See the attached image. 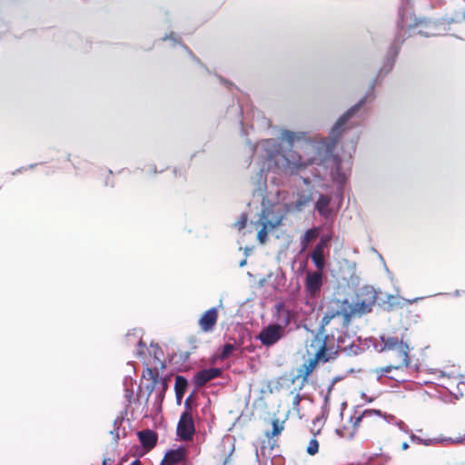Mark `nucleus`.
I'll return each mask as SVG.
<instances>
[{
	"mask_svg": "<svg viewBox=\"0 0 465 465\" xmlns=\"http://www.w3.org/2000/svg\"><path fill=\"white\" fill-rule=\"evenodd\" d=\"M371 89H373V84ZM369 98L374 99L372 90L337 120L326 139L312 138L304 132L282 130L280 143L275 139H266L250 150L254 154H261L268 170L274 168L277 172L290 174L308 164H322L332 158L331 175L341 190L350 174L351 154L361 134L359 124H355L351 119Z\"/></svg>",
	"mask_w": 465,
	"mask_h": 465,
	"instance_id": "nucleus-1",
	"label": "nucleus"
},
{
	"mask_svg": "<svg viewBox=\"0 0 465 465\" xmlns=\"http://www.w3.org/2000/svg\"><path fill=\"white\" fill-rule=\"evenodd\" d=\"M400 15V32L396 35L394 42L391 44L388 51L383 65L380 69V74H386L393 68L401 45L405 41L404 35L406 34H408V36L420 35L425 37L440 35L439 25L433 21L426 20L425 18H418L415 15L409 14L406 9L401 10Z\"/></svg>",
	"mask_w": 465,
	"mask_h": 465,
	"instance_id": "nucleus-2",
	"label": "nucleus"
},
{
	"mask_svg": "<svg viewBox=\"0 0 465 465\" xmlns=\"http://www.w3.org/2000/svg\"><path fill=\"white\" fill-rule=\"evenodd\" d=\"M368 297L355 303L348 300L331 299L326 307L324 316L322 318L319 331L323 334L325 327L332 320H340L342 329H347L351 322L352 318L361 317L370 312L376 302L377 295L373 289L366 288Z\"/></svg>",
	"mask_w": 465,
	"mask_h": 465,
	"instance_id": "nucleus-3",
	"label": "nucleus"
},
{
	"mask_svg": "<svg viewBox=\"0 0 465 465\" xmlns=\"http://www.w3.org/2000/svg\"><path fill=\"white\" fill-rule=\"evenodd\" d=\"M266 165L262 163V166L258 169L254 175L251 177V184L252 186V192L253 197L261 198V203L262 205V209H267L271 214H269L270 220H274L275 217H278L272 212L269 208L265 207V199H266V174H265Z\"/></svg>",
	"mask_w": 465,
	"mask_h": 465,
	"instance_id": "nucleus-4",
	"label": "nucleus"
},
{
	"mask_svg": "<svg viewBox=\"0 0 465 465\" xmlns=\"http://www.w3.org/2000/svg\"><path fill=\"white\" fill-rule=\"evenodd\" d=\"M331 241V234L321 236L319 242L315 245L310 256L317 270L322 271L326 266L325 257L329 253V246Z\"/></svg>",
	"mask_w": 465,
	"mask_h": 465,
	"instance_id": "nucleus-5",
	"label": "nucleus"
},
{
	"mask_svg": "<svg viewBox=\"0 0 465 465\" xmlns=\"http://www.w3.org/2000/svg\"><path fill=\"white\" fill-rule=\"evenodd\" d=\"M269 214H271V213L267 209H262L260 218L257 221V223L262 225V228L257 233V238L261 243H264L266 242L268 231L276 228L282 222L281 217H275L274 220H270Z\"/></svg>",
	"mask_w": 465,
	"mask_h": 465,
	"instance_id": "nucleus-6",
	"label": "nucleus"
},
{
	"mask_svg": "<svg viewBox=\"0 0 465 465\" xmlns=\"http://www.w3.org/2000/svg\"><path fill=\"white\" fill-rule=\"evenodd\" d=\"M284 333L285 331L282 326L269 324L260 331L258 339L262 345L270 347L278 342L284 336Z\"/></svg>",
	"mask_w": 465,
	"mask_h": 465,
	"instance_id": "nucleus-7",
	"label": "nucleus"
},
{
	"mask_svg": "<svg viewBox=\"0 0 465 465\" xmlns=\"http://www.w3.org/2000/svg\"><path fill=\"white\" fill-rule=\"evenodd\" d=\"M177 435L183 440L193 439L195 432L194 422L191 412L185 411L182 413L177 424Z\"/></svg>",
	"mask_w": 465,
	"mask_h": 465,
	"instance_id": "nucleus-8",
	"label": "nucleus"
},
{
	"mask_svg": "<svg viewBox=\"0 0 465 465\" xmlns=\"http://www.w3.org/2000/svg\"><path fill=\"white\" fill-rule=\"evenodd\" d=\"M323 285V272L322 271L308 272L306 273L304 288L305 292H311V295L321 292Z\"/></svg>",
	"mask_w": 465,
	"mask_h": 465,
	"instance_id": "nucleus-9",
	"label": "nucleus"
},
{
	"mask_svg": "<svg viewBox=\"0 0 465 465\" xmlns=\"http://www.w3.org/2000/svg\"><path fill=\"white\" fill-rule=\"evenodd\" d=\"M331 197L326 194H320L317 201L315 202V210L324 219H331L334 215V210L331 206Z\"/></svg>",
	"mask_w": 465,
	"mask_h": 465,
	"instance_id": "nucleus-10",
	"label": "nucleus"
},
{
	"mask_svg": "<svg viewBox=\"0 0 465 465\" xmlns=\"http://www.w3.org/2000/svg\"><path fill=\"white\" fill-rule=\"evenodd\" d=\"M218 319V309L213 307L206 311L199 319V326L202 331L208 332L212 331L216 324Z\"/></svg>",
	"mask_w": 465,
	"mask_h": 465,
	"instance_id": "nucleus-11",
	"label": "nucleus"
},
{
	"mask_svg": "<svg viewBox=\"0 0 465 465\" xmlns=\"http://www.w3.org/2000/svg\"><path fill=\"white\" fill-rule=\"evenodd\" d=\"M222 371L219 368L204 369L194 375V381L197 386H203L208 381L221 375Z\"/></svg>",
	"mask_w": 465,
	"mask_h": 465,
	"instance_id": "nucleus-12",
	"label": "nucleus"
},
{
	"mask_svg": "<svg viewBox=\"0 0 465 465\" xmlns=\"http://www.w3.org/2000/svg\"><path fill=\"white\" fill-rule=\"evenodd\" d=\"M141 444L147 450H151L156 444L157 435L153 430H145L138 432Z\"/></svg>",
	"mask_w": 465,
	"mask_h": 465,
	"instance_id": "nucleus-13",
	"label": "nucleus"
},
{
	"mask_svg": "<svg viewBox=\"0 0 465 465\" xmlns=\"http://www.w3.org/2000/svg\"><path fill=\"white\" fill-rule=\"evenodd\" d=\"M381 341L383 344L381 350V351L397 350L398 347L405 341L403 337L400 340L397 336L387 335H381Z\"/></svg>",
	"mask_w": 465,
	"mask_h": 465,
	"instance_id": "nucleus-14",
	"label": "nucleus"
},
{
	"mask_svg": "<svg viewBox=\"0 0 465 465\" xmlns=\"http://www.w3.org/2000/svg\"><path fill=\"white\" fill-rule=\"evenodd\" d=\"M183 452L181 450H169L166 451L160 465H174L180 463L183 460Z\"/></svg>",
	"mask_w": 465,
	"mask_h": 465,
	"instance_id": "nucleus-15",
	"label": "nucleus"
},
{
	"mask_svg": "<svg viewBox=\"0 0 465 465\" xmlns=\"http://www.w3.org/2000/svg\"><path fill=\"white\" fill-rule=\"evenodd\" d=\"M163 41L170 40L172 42V45L174 46L176 45H180L181 47L195 61L196 63L201 64L200 60L194 56V54L192 53V51L183 44L181 43L180 37H178L173 32H172L170 35H165L163 38Z\"/></svg>",
	"mask_w": 465,
	"mask_h": 465,
	"instance_id": "nucleus-16",
	"label": "nucleus"
},
{
	"mask_svg": "<svg viewBox=\"0 0 465 465\" xmlns=\"http://www.w3.org/2000/svg\"><path fill=\"white\" fill-rule=\"evenodd\" d=\"M412 350V347L410 346L408 341H404L401 344L397 350H395L398 353V356L402 360L401 367H408L411 363L410 351Z\"/></svg>",
	"mask_w": 465,
	"mask_h": 465,
	"instance_id": "nucleus-17",
	"label": "nucleus"
},
{
	"mask_svg": "<svg viewBox=\"0 0 465 465\" xmlns=\"http://www.w3.org/2000/svg\"><path fill=\"white\" fill-rule=\"evenodd\" d=\"M319 235H320V229L318 227H313V228L307 230L301 240V244L302 246V250L307 249L308 246L310 245V243L312 241L316 240L319 237Z\"/></svg>",
	"mask_w": 465,
	"mask_h": 465,
	"instance_id": "nucleus-18",
	"label": "nucleus"
},
{
	"mask_svg": "<svg viewBox=\"0 0 465 465\" xmlns=\"http://www.w3.org/2000/svg\"><path fill=\"white\" fill-rule=\"evenodd\" d=\"M316 365V360H309L308 362H305L298 369L297 378L302 377V381H306L307 377L312 373V370Z\"/></svg>",
	"mask_w": 465,
	"mask_h": 465,
	"instance_id": "nucleus-19",
	"label": "nucleus"
},
{
	"mask_svg": "<svg viewBox=\"0 0 465 465\" xmlns=\"http://www.w3.org/2000/svg\"><path fill=\"white\" fill-rule=\"evenodd\" d=\"M187 380L183 376H177L175 379V393L177 401H180L182 398L183 397V394L185 392L186 387H187Z\"/></svg>",
	"mask_w": 465,
	"mask_h": 465,
	"instance_id": "nucleus-20",
	"label": "nucleus"
},
{
	"mask_svg": "<svg viewBox=\"0 0 465 465\" xmlns=\"http://www.w3.org/2000/svg\"><path fill=\"white\" fill-rule=\"evenodd\" d=\"M293 317V312L290 310H287L286 312H283L277 316L278 323L276 325L282 326V329L285 331V328L291 323Z\"/></svg>",
	"mask_w": 465,
	"mask_h": 465,
	"instance_id": "nucleus-21",
	"label": "nucleus"
},
{
	"mask_svg": "<svg viewBox=\"0 0 465 465\" xmlns=\"http://www.w3.org/2000/svg\"><path fill=\"white\" fill-rule=\"evenodd\" d=\"M272 431H266L265 435L268 438H272L279 435L284 429V421H280L279 419L275 418L272 420Z\"/></svg>",
	"mask_w": 465,
	"mask_h": 465,
	"instance_id": "nucleus-22",
	"label": "nucleus"
},
{
	"mask_svg": "<svg viewBox=\"0 0 465 465\" xmlns=\"http://www.w3.org/2000/svg\"><path fill=\"white\" fill-rule=\"evenodd\" d=\"M401 369V365H388L381 368L371 370V372L377 374V381H380L384 373H390L392 370Z\"/></svg>",
	"mask_w": 465,
	"mask_h": 465,
	"instance_id": "nucleus-23",
	"label": "nucleus"
},
{
	"mask_svg": "<svg viewBox=\"0 0 465 465\" xmlns=\"http://www.w3.org/2000/svg\"><path fill=\"white\" fill-rule=\"evenodd\" d=\"M319 293H314L311 295V292H305L304 303L311 311H313L317 304V300L319 298Z\"/></svg>",
	"mask_w": 465,
	"mask_h": 465,
	"instance_id": "nucleus-24",
	"label": "nucleus"
},
{
	"mask_svg": "<svg viewBox=\"0 0 465 465\" xmlns=\"http://www.w3.org/2000/svg\"><path fill=\"white\" fill-rule=\"evenodd\" d=\"M319 342L321 343V348L320 350L317 351L316 353V358L314 360H316V362L318 361H322L323 362H326L330 360V357L327 356V350H326V347H325V341L322 340H319Z\"/></svg>",
	"mask_w": 465,
	"mask_h": 465,
	"instance_id": "nucleus-25",
	"label": "nucleus"
},
{
	"mask_svg": "<svg viewBox=\"0 0 465 465\" xmlns=\"http://www.w3.org/2000/svg\"><path fill=\"white\" fill-rule=\"evenodd\" d=\"M160 383L162 385V391H159L157 394H156V398H155V405H156V410L158 411H161V408H162V402H163V397H164V391L166 390L167 388V383L164 380H161L160 381Z\"/></svg>",
	"mask_w": 465,
	"mask_h": 465,
	"instance_id": "nucleus-26",
	"label": "nucleus"
},
{
	"mask_svg": "<svg viewBox=\"0 0 465 465\" xmlns=\"http://www.w3.org/2000/svg\"><path fill=\"white\" fill-rule=\"evenodd\" d=\"M134 381L131 377H125L124 380V385L125 387V398L128 401H131L134 391L132 389Z\"/></svg>",
	"mask_w": 465,
	"mask_h": 465,
	"instance_id": "nucleus-27",
	"label": "nucleus"
},
{
	"mask_svg": "<svg viewBox=\"0 0 465 465\" xmlns=\"http://www.w3.org/2000/svg\"><path fill=\"white\" fill-rule=\"evenodd\" d=\"M236 350H238V347L235 346L234 344L225 343L222 350L221 358L228 359L229 357H231L233 354V352Z\"/></svg>",
	"mask_w": 465,
	"mask_h": 465,
	"instance_id": "nucleus-28",
	"label": "nucleus"
},
{
	"mask_svg": "<svg viewBox=\"0 0 465 465\" xmlns=\"http://www.w3.org/2000/svg\"><path fill=\"white\" fill-rule=\"evenodd\" d=\"M445 20L448 24L461 23L462 21H465V10L462 12H457L454 15L447 17Z\"/></svg>",
	"mask_w": 465,
	"mask_h": 465,
	"instance_id": "nucleus-29",
	"label": "nucleus"
},
{
	"mask_svg": "<svg viewBox=\"0 0 465 465\" xmlns=\"http://www.w3.org/2000/svg\"><path fill=\"white\" fill-rule=\"evenodd\" d=\"M319 450V442L316 439H312L307 446V453L309 455H315Z\"/></svg>",
	"mask_w": 465,
	"mask_h": 465,
	"instance_id": "nucleus-30",
	"label": "nucleus"
},
{
	"mask_svg": "<svg viewBox=\"0 0 465 465\" xmlns=\"http://www.w3.org/2000/svg\"><path fill=\"white\" fill-rule=\"evenodd\" d=\"M411 440L413 442V443H416V444H424L426 446H429L430 445L434 440H431V439H429V440H423L421 439L420 437L411 433Z\"/></svg>",
	"mask_w": 465,
	"mask_h": 465,
	"instance_id": "nucleus-31",
	"label": "nucleus"
},
{
	"mask_svg": "<svg viewBox=\"0 0 465 465\" xmlns=\"http://www.w3.org/2000/svg\"><path fill=\"white\" fill-rule=\"evenodd\" d=\"M372 413L377 414V415H381V411L380 410H366L362 412V414L361 416H358L356 418L354 426H357L365 416L371 415Z\"/></svg>",
	"mask_w": 465,
	"mask_h": 465,
	"instance_id": "nucleus-32",
	"label": "nucleus"
},
{
	"mask_svg": "<svg viewBox=\"0 0 465 465\" xmlns=\"http://www.w3.org/2000/svg\"><path fill=\"white\" fill-rule=\"evenodd\" d=\"M123 420H124V418L123 417H118L117 419L114 420V430L110 431V433L112 435H115V440H118L119 439V434H118V429L119 427L122 425L123 423Z\"/></svg>",
	"mask_w": 465,
	"mask_h": 465,
	"instance_id": "nucleus-33",
	"label": "nucleus"
},
{
	"mask_svg": "<svg viewBox=\"0 0 465 465\" xmlns=\"http://www.w3.org/2000/svg\"><path fill=\"white\" fill-rule=\"evenodd\" d=\"M247 220H248L247 214L242 213L240 216V219L234 223V227H236L238 230L243 229L246 226Z\"/></svg>",
	"mask_w": 465,
	"mask_h": 465,
	"instance_id": "nucleus-34",
	"label": "nucleus"
},
{
	"mask_svg": "<svg viewBox=\"0 0 465 465\" xmlns=\"http://www.w3.org/2000/svg\"><path fill=\"white\" fill-rule=\"evenodd\" d=\"M311 201L310 195H301L297 201H296V206L299 209H302L303 206H305L309 202Z\"/></svg>",
	"mask_w": 465,
	"mask_h": 465,
	"instance_id": "nucleus-35",
	"label": "nucleus"
},
{
	"mask_svg": "<svg viewBox=\"0 0 465 465\" xmlns=\"http://www.w3.org/2000/svg\"><path fill=\"white\" fill-rule=\"evenodd\" d=\"M288 309L286 308L284 302H279L275 305L276 316L286 312Z\"/></svg>",
	"mask_w": 465,
	"mask_h": 465,
	"instance_id": "nucleus-36",
	"label": "nucleus"
},
{
	"mask_svg": "<svg viewBox=\"0 0 465 465\" xmlns=\"http://www.w3.org/2000/svg\"><path fill=\"white\" fill-rule=\"evenodd\" d=\"M149 374L153 377V383L151 386H147L149 394H151L153 390L154 385L158 383V378H157V376L153 375V373L151 370H149Z\"/></svg>",
	"mask_w": 465,
	"mask_h": 465,
	"instance_id": "nucleus-37",
	"label": "nucleus"
},
{
	"mask_svg": "<svg viewBox=\"0 0 465 465\" xmlns=\"http://www.w3.org/2000/svg\"><path fill=\"white\" fill-rule=\"evenodd\" d=\"M25 169H26V167H21V168H19V169H16L15 171H14V172L12 173V175H15V174H17V173H20L22 171H24V170H25Z\"/></svg>",
	"mask_w": 465,
	"mask_h": 465,
	"instance_id": "nucleus-38",
	"label": "nucleus"
},
{
	"mask_svg": "<svg viewBox=\"0 0 465 465\" xmlns=\"http://www.w3.org/2000/svg\"><path fill=\"white\" fill-rule=\"evenodd\" d=\"M300 402V396L299 395H296V397L294 398L293 400V404L294 405H298Z\"/></svg>",
	"mask_w": 465,
	"mask_h": 465,
	"instance_id": "nucleus-39",
	"label": "nucleus"
},
{
	"mask_svg": "<svg viewBox=\"0 0 465 465\" xmlns=\"http://www.w3.org/2000/svg\"><path fill=\"white\" fill-rule=\"evenodd\" d=\"M460 294H461V291H460V290H456V291L453 292V295H454L455 297H459V296H460Z\"/></svg>",
	"mask_w": 465,
	"mask_h": 465,
	"instance_id": "nucleus-40",
	"label": "nucleus"
},
{
	"mask_svg": "<svg viewBox=\"0 0 465 465\" xmlns=\"http://www.w3.org/2000/svg\"><path fill=\"white\" fill-rule=\"evenodd\" d=\"M246 262H246V259H243V260H242V261L239 262V266H240V267H243V266L246 264Z\"/></svg>",
	"mask_w": 465,
	"mask_h": 465,
	"instance_id": "nucleus-41",
	"label": "nucleus"
},
{
	"mask_svg": "<svg viewBox=\"0 0 465 465\" xmlns=\"http://www.w3.org/2000/svg\"><path fill=\"white\" fill-rule=\"evenodd\" d=\"M130 465H142V463L139 460H135Z\"/></svg>",
	"mask_w": 465,
	"mask_h": 465,
	"instance_id": "nucleus-42",
	"label": "nucleus"
},
{
	"mask_svg": "<svg viewBox=\"0 0 465 465\" xmlns=\"http://www.w3.org/2000/svg\"><path fill=\"white\" fill-rule=\"evenodd\" d=\"M408 448H409V444L407 442H403L402 445H401V449L405 450Z\"/></svg>",
	"mask_w": 465,
	"mask_h": 465,
	"instance_id": "nucleus-43",
	"label": "nucleus"
},
{
	"mask_svg": "<svg viewBox=\"0 0 465 465\" xmlns=\"http://www.w3.org/2000/svg\"><path fill=\"white\" fill-rule=\"evenodd\" d=\"M420 299H421V298H415V299H413V300H408V302H409V303H414V302H418V301H419V300H420Z\"/></svg>",
	"mask_w": 465,
	"mask_h": 465,
	"instance_id": "nucleus-44",
	"label": "nucleus"
},
{
	"mask_svg": "<svg viewBox=\"0 0 465 465\" xmlns=\"http://www.w3.org/2000/svg\"><path fill=\"white\" fill-rule=\"evenodd\" d=\"M154 358L160 361V356L158 351H154Z\"/></svg>",
	"mask_w": 465,
	"mask_h": 465,
	"instance_id": "nucleus-45",
	"label": "nucleus"
},
{
	"mask_svg": "<svg viewBox=\"0 0 465 465\" xmlns=\"http://www.w3.org/2000/svg\"><path fill=\"white\" fill-rule=\"evenodd\" d=\"M138 344L140 347H144L145 344L143 342V341L140 339L139 341H138Z\"/></svg>",
	"mask_w": 465,
	"mask_h": 465,
	"instance_id": "nucleus-46",
	"label": "nucleus"
},
{
	"mask_svg": "<svg viewBox=\"0 0 465 465\" xmlns=\"http://www.w3.org/2000/svg\"><path fill=\"white\" fill-rule=\"evenodd\" d=\"M190 401V397H189V398H187V399H186V401H185V405H186V406H188V404H190V401Z\"/></svg>",
	"mask_w": 465,
	"mask_h": 465,
	"instance_id": "nucleus-47",
	"label": "nucleus"
},
{
	"mask_svg": "<svg viewBox=\"0 0 465 465\" xmlns=\"http://www.w3.org/2000/svg\"><path fill=\"white\" fill-rule=\"evenodd\" d=\"M139 333H140V331H135L134 332V335L138 336V335H139Z\"/></svg>",
	"mask_w": 465,
	"mask_h": 465,
	"instance_id": "nucleus-48",
	"label": "nucleus"
},
{
	"mask_svg": "<svg viewBox=\"0 0 465 465\" xmlns=\"http://www.w3.org/2000/svg\"><path fill=\"white\" fill-rule=\"evenodd\" d=\"M401 426H404L403 421H401V422H400V428H401V429H402V427H401Z\"/></svg>",
	"mask_w": 465,
	"mask_h": 465,
	"instance_id": "nucleus-49",
	"label": "nucleus"
},
{
	"mask_svg": "<svg viewBox=\"0 0 465 465\" xmlns=\"http://www.w3.org/2000/svg\"><path fill=\"white\" fill-rule=\"evenodd\" d=\"M249 251H250L249 249H247V248L245 249V254H246V255H248Z\"/></svg>",
	"mask_w": 465,
	"mask_h": 465,
	"instance_id": "nucleus-50",
	"label": "nucleus"
},
{
	"mask_svg": "<svg viewBox=\"0 0 465 465\" xmlns=\"http://www.w3.org/2000/svg\"><path fill=\"white\" fill-rule=\"evenodd\" d=\"M34 166H35L34 164H31L28 166V168L32 169V168H34Z\"/></svg>",
	"mask_w": 465,
	"mask_h": 465,
	"instance_id": "nucleus-51",
	"label": "nucleus"
},
{
	"mask_svg": "<svg viewBox=\"0 0 465 465\" xmlns=\"http://www.w3.org/2000/svg\"><path fill=\"white\" fill-rule=\"evenodd\" d=\"M103 465H106V460L105 459L103 461Z\"/></svg>",
	"mask_w": 465,
	"mask_h": 465,
	"instance_id": "nucleus-52",
	"label": "nucleus"
},
{
	"mask_svg": "<svg viewBox=\"0 0 465 465\" xmlns=\"http://www.w3.org/2000/svg\"><path fill=\"white\" fill-rule=\"evenodd\" d=\"M158 171L156 168H153V173H156Z\"/></svg>",
	"mask_w": 465,
	"mask_h": 465,
	"instance_id": "nucleus-53",
	"label": "nucleus"
},
{
	"mask_svg": "<svg viewBox=\"0 0 465 465\" xmlns=\"http://www.w3.org/2000/svg\"><path fill=\"white\" fill-rule=\"evenodd\" d=\"M223 465H226V461L224 462V464H223Z\"/></svg>",
	"mask_w": 465,
	"mask_h": 465,
	"instance_id": "nucleus-54",
	"label": "nucleus"
}]
</instances>
